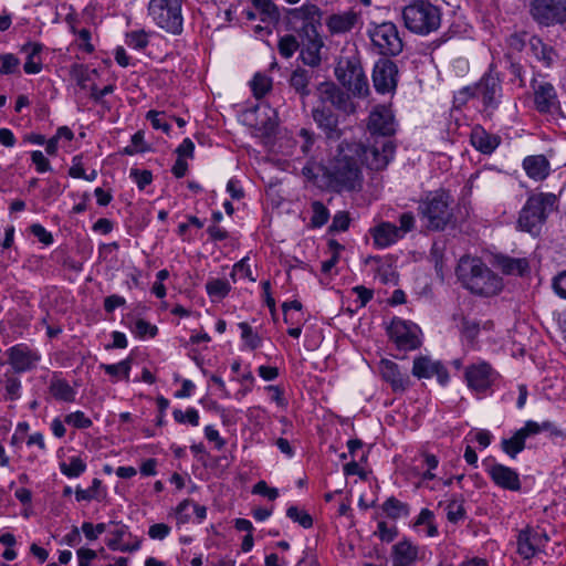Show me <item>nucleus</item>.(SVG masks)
<instances>
[{
	"instance_id": "42",
	"label": "nucleus",
	"mask_w": 566,
	"mask_h": 566,
	"mask_svg": "<svg viewBox=\"0 0 566 566\" xmlns=\"http://www.w3.org/2000/svg\"><path fill=\"white\" fill-rule=\"evenodd\" d=\"M86 463L80 457H71L69 462L60 463V471L67 478H78L86 471Z\"/></svg>"
},
{
	"instance_id": "25",
	"label": "nucleus",
	"mask_w": 566,
	"mask_h": 566,
	"mask_svg": "<svg viewBox=\"0 0 566 566\" xmlns=\"http://www.w3.org/2000/svg\"><path fill=\"white\" fill-rule=\"evenodd\" d=\"M360 23V13L353 9L332 13L325 21L326 28L332 35L348 33Z\"/></svg>"
},
{
	"instance_id": "38",
	"label": "nucleus",
	"mask_w": 566,
	"mask_h": 566,
	"mask_svg": "<svg viewBox=\"0 0 566 566\" xmlns=\"http://www.w3.org/2000/svg\"><path fill=\"white\" fill-rule=\"evenodd\" d=\"M366 263L374 264L376 277L382 284L396 282V273L388 260H384L381 256H369L366 259Z\"/></svg>"
},
{
	"instance_id": "4",
	"label": "nucleus",
	"mask_w": 566,
	"mask_h": 566,
	"mask_svg": "<svg viewBox=\"0 0 566 566\" xmlns=\"http://www.w3.org/2000/svg\"><path fill=\"white\" fill-rule=\"evenodd\" d=\"M452 203L451 195L441 189L427 193L420 200L418 211L429 230H444L453 221Z\"/></svg>"
},
{
	"instance_id": "22",
	"label": "nucleus",
	"mask_w": 566,
	"mask_h": 566,
	"mask_svg": "<svg viewBox=\"0 0 566 566\" xmlns=\"http://www.w3.org/2000/svg\"><path fill=\"white\" fill-rule=\"evenodd\" d=\"M312 117L327 139L338 140L340 138L342 130L338 127V117L329 106L318 104L312 109Z\"/></svg>"
},
{
	"instance_id": "11",
	"label": "nucleus",
	"mask_w": 566,
	"mask_h": 566,
	"mask_svg": "<svg viewBox=\"0 0 566 566\" xmlns=\"http://www.w3.org/2000/svg\"><path fill=\"white\" fill-rule=\"evenodd\" d=\"M367 34L373 46L380 55L396 56L403 49L398 29L392 22H382L379 24L370 23L367 29Z\"/></svg>"
},
{
	"instance_id": "53",
	"label": "nucleus",
	"mask_w": 566,
	"mask_h": 566,
	"mask_svg": "<svg viewBox=\"0 0 566 566\" xmlns=\"http://www.w3.org/2000/svg\"><path fill=\"white\" fill-rule=\"evenodd\" d=\"M231 277L233 281H237L238 279H249L252 282L255 281V277L252 276L249 258H243L233 265Z\"/></svg>"
},
{
	"instance_id": "1",
	"label": "nucleus",
	"mask_w": 566,
	"mask_h": 566,
	"mask_svg": "<svg viewBox=\"0 0 566 566\" xmlns=\"http://www.w3.org/2000/svg\"><path fill=\"white\" fill-rule=\"evenodd\" d=\"M360 150L361 143L342 142L326 165L308 161L302 172L315 182L322 176L324 186L335 192L359 191L363 187V174L358 160Z\"/></svg>"
},
{
	"instance_id": "64",
	"label": "nucleus",
	"mask_w": 566,
	"mask_h": 566,
	"mask_svg": "<svg viewBox=\"0 0 566 566\" xmlns=\"http://www.w3.org/2000/svg\"><path fill=\"white\" fill-rule=\"evenodd\" d=\"M30 232L43 244L50 245L53 243V235L42 224L34 223L30 227Z\"/></svg>"
},
{
	"instance_id": "10",
	"label": "nucleus",
	"mask_w": 566,
	"mask_h": 566,
	"mask_svg": "<svg viewBox=\"0 0 566 566\" xmlns=\"http://www.w3.org/2000/svg\"><path fill=\"white\" fill-rule=\"evenodd\" d=\"M182 0H150L148 13L161 29L172 34L182 32Z\"/></svg>"
},
{
	"instance_id": "52",
	"label": "nucleus",
	"mask_w": 566,
	"mask_h": 566,
	"mask_svg": "<svg viewBox=\"0 0 566 566\" xmlns=\"http://www.w3.org/2000/svg\"><path fill=\"white\" fill-rule=\"evenodd\" d=\"M64 422L74 427L75 429H87L93 424L92 420L81 410L66 415Z\"/></svg>"
},
{
	"instance_id": "43",
	"label": "nucleus",
	"mask_w": 566,
	"mask_h": 566,
	"mask_svg": "<svg viewBox=\"0 0 566 566\" xmlns=\"http://www.w3.org/2000/svg\"><path fill=\"white\" fill-rule=\"evenodd\" d=\"M382 510L388 517L394 520L407 516L409 514L408 505L394 496L387 499L384 502Z\"/></svg>"
},
{
	"instance_id": "45",
	"label": "nucleus",
	"mask_w": 566,
	"mask_h": 566,
	"mask_svg": "<svg viewBox=\"0 0 566 566\" xmlns=\"http://www.w3.org/2000/svg\"><path fill=\"white\" fill-rule=\"evenodd\" d=\"M272 78L263 73H256L251 81L254 97L262 98L272 88Z\"/></svg>"
},
{
	"instance_id": "9",
	"label": "nucleus",
	"mask_w": 566,
	"mask_h": 566,
	"mask_svg": "<svg viewBox=\"0 0 566 566\" xmlns=\"http://www.w3.org/2000/svg\"><path fill=\"white\" fill-rule=\"evenodd\" d=\"M534 109L542 115L562 114V106L554 84L541 71H533L530 82Z\"/></svg>"
},
{
	"instance_id": "31",
	"label": "nucleus",
	"mask_w": 566,
	"mask_h": 566,
	"mask_svg": "<svg viewBox=\"0 0 566 566\" xmlns=\"http://www.w3.org/2000/svg\"><path fill=\"white\" fill-rule=\"evenodd\" d=\"M470 140L472 146L484 155L492 154L501 143V138L497 135L490 134L480 125L472 128Z\"/></svg>"
},
{
	"instance_id": "2",
	"label": "nucleus",
	"mask_w": 566,
	"mask_h": 566,
	"mask_svg": "<svg viewBox=\"0 0 566 566\" xmlns=\"http://www.w3.org/2000/svg\"><path fill=\"white\" fill-rule=\"evenodd\" d=\"M458 276L468 290L478 295L492 296L502 290V279L478 258H461Z\"/></svg>"
},
{
	"instance_id": "63",
	"label": "nucleus",
	"mask_w": 566,
	"mask_h": 566,
	"mask_svg": "<svg viewBox=\"0 0 566 566\" xmlns=\"http://www.w3.org/2000/svg\"><path fill=\"white\" fill-rule=\"evenodd\" d=\"M82 532L84 533L85 537L90 541H94L106 531V525L104 523H98L96 525H93L90 522H84L81 527Z\"/></svg>"
},
{
	"instance_id": "32",
	"label": "nucleus",
	"mask_w": 566,
	"mask_h": 566,
	"mask_svg": "<svg viewBox=\"0 0 566 566\" xmlns=\"http://www.w3.org/2000/svg\"><path fill=\"white\" fill-rule=\"evenodd\" d=\"M111 535L112 536L106 541V545L112 551L135 552L140 547V541L137 538L133 543L125 542L126 536H132L126 525L116 524V527L111 532Z\"/></svg>"
},
{
	"instance_id": "6",
	"label": "nucleus",
	"mask_w": 566,
	"mask_h": 566,
	"mask_svg": "<svg viewBox=\"0 0 566 566\" xmlns=\"http://www.w3.org/2000/svg\"><path fill=\"white\" fill-rule=\"evenodd\" d=\"M554 202L555 196L552 193H538L528 197L520 212L517 228L532 235L539 234Z\"/></svg>"
},
{
	"instance_id": "5",
	"label": "nucleus",
	"mask_w": 566,
	"mask_h": 566,
	"mask_svg": "<svg viewBox=\"0 0 566 566\" xmlns=\"http://www.w3.org/2000/svg\"><path fill=\"white\" fill-rule=\"evenodd\" d=\"M406 28L412 33L428 35L441 25V10L426 0L415 1L402 10Z\"/></svg>"
},
{
	"instance_id": "59",
	"label": "nucleus",
	"mask_w": 566,
	"mask_h": 566,
	"mask_svg": "<svg viewBox=\"0 0 566 566\" xmlns=\"http://www.w3.org/2000/svg\"><path fill=\"white\" fill-rule=\"evenodd\" d=\"M297 137H298L297 142L301 144L302 153L304 155H308L311 153L314 142H315L314 133L306 128H302L298 132Z\"/></svg>"
},
{
	"instance_id": "15",
	"label": "nucleus",
	"mask_w": 566,
	"mask_h": 566,
	"mask_svg": "<svg viewBox=\"0 0 566 566\" xmlns=\"http://www.w3.org/2000/svg\"><path fill=\"white\" fill-rule=\"evenodd\" d=\"M497 376L492 366L484 360L469 365L464 371L468 387L475 392H485L494 384Z\"/></svg>"
},
{
	"instance_id": "34",
	"label": "nucleus",
	"mask_w": 566,
	"mask_h": 566,
	"mask_svg": "<svg viewBox=\"0 0 566 566\" xmlns=\"http://www.w3.org/2000/svg\"><path fill=\"white\" fill-rule=\"evenodd\" d=\"M49 392L57 401L73 402L76 398V390L56 374L50 380Z\"/></svg>"
},
{
	"instance_id": "36",
	"label": "nucleus",
	"mask_w": 566,
	"mask_h": 566,
	"mask_svg": "<svg viewBox=\"0 0 566 566\" xmlns=\"http://www.w3.org/2000/svg\"><path fill=\"white\" fill-rule=\"evenodd\" d=\"M313 71L302 67L295 69L289 80L290 86L302 97H307L311 94L310 83L313 78Z\"/></svg>"
},
{
	"instance_id": "39",
	"label": "nucleus",
	"mask_w": 566,
	"mask_h": 566,
	"mask_svg": "<svg viewBox=\"0 0 566 566\" xmlns=\"http://www.w3.org/2000/svg\"><path fill=\"white\" fill-rule=\"evenodd\" d=\"M254 9L259 12L260 21L277 23L280 21V10L272 0H251Z\"/></svg>"
},
{
	"instance_id": "62",
	"label": "nucleus",
	"mask_w": 566,
	"mask_h": 566,
	"mask_svg": "<svg viewBox=\"0 0 566 566\" xmlns=\"http://www.w3.org/2000/svg\"><path fill=\"white\" fill-rule=\"evenodd\" d=\"M130 178L137 187L143 190L153 181V175L149 170L130 169Z\"/></svg>"
},
{
	"instance_id": "18",
	"label": "nucleus",
	"mask_w": 566,
	"mask_h": 566,
	"mask_svg": "<svg viewBox=\"0 0 566 566\" xmlns=\"http://www.w3.org/2000/svg\"><path fill=\"white\" fill-rule=\"evenodd\" d=\"M398 67L389 59H380L374 65L373 83L380 94L391 93L397 87Z\"/></svg>"
},
{
	"instance_id": "30",
	"label": "nucleus",
	"mask_w": 566,
	"mask_h": 566,
	"mask_svg": "<svg viewBox=\"0 0 566 566\" xmlns=\"http://www.w3.org/2000/svg\"><path fill=\"white\" fill-rule=\"evenodd\" d=\"M369 233L374 244L379 249L388 248L401 239L398 234L397 226L388 221H382L373 227L369 229Z\"/></svg>"
},
{
	"instance_id": "33",
	"label": "nucleus",
	"mask_w": 566,
	"mask_h": 566,
	"mask_svg": "<svg viewBox=\"0 0 566 566\" xmlns=\"http://www.w3.org/2000/svg\"><path fill=\"white\" fill-rule=\"evenodd\" d=\"M21 51L27 54V60L23 65L24 72L27 74H39L43 67L41 57L43 45L38 42H28L21 48Z\"/></svg>"
},
{
	"instance_id": "56",
	"label": "nucleus",
	"mask_w": 566,
	"mask_h": 566,
	"mask_svg": "<svg viewBox=\"0 0 566 566\" xmlns=\"http://www.w3.org/2000/svg\"><path fill=\"white\" fill-rule=\"evenodd\" d=\"M447 518L451 523H458L459 521L464 520L465 510L463 504L459 501H450L446 505Z\"/></svg>"
},
{
	"instance_id": "29",
	"label": "nucleus",
	"mask_w": 566,
	"mask_h": 566,
	"mask_svg": "<svg viewBox=\"0 0 566 566\" xmlns=\"http://www.w3.org/2000/svg\"><path fill=\"white\" fill-rule=\"evenodd\" d=\"M522 167L528 178L535 181L545 180L551 172L549 160L544 155H531L523 159Z\"/></svg>"
},
{
	"instance_id": "51",
	"label": "nucleus",
	"mask_w": 566,
	"mask_h": 566,
	"mask_svg": "<svg viewBox=\"0 0 566 566\" xmlns=\"http://www.w3.org/2000/svg\"><path fill=\"white\" fill-rule=\"evenodd\" d=\"M172 416L178 423H189L193 427L199 426V412L195 408H188L185 412L180 409H175Z\"/></svg>"
},
{
	"instance_id": "47",
	"label": "nucleus",
	"mask_w": 566,
	"mask_h": 566,
	"mask_svg": "<svg viewBox=\"0 0 566 566\" xmlns=\"http://www.w3.org/2000/svg\"><path fill=\"white\" fill-rule=\"evenodd\" d=\"M238 326L241 329L242 340L250 349H256L261 346V336H259L248 323L241 322Z\"/></svg>"
},
{
	"instance_id": "50",
	"label": "nucleus",
	"mask_w": 566,
	"mask_h": 566,
	"mask_svg": "<svg viewBox=\"0 0 566 566\" xmlns=\"http://www.w3.org/2000/svg\"><path fill=\"white\" fill-rule=\"evenodd\" d=\"M300 43L294 35H284L279 41V52L282 56L289 59L300 49Z\"/></svg>"
},
{
	"instance_id": "20",
	"label": "nucleus",
	"mask_w": 566,
	"mask_h": 566,
	"mask_svg": "<svg viewBox=\"0 0 566 566\" xmlns=\"http://www.w3.org/2000/svg\"><path fill=\"white\" fill-rule=\"evenodd\" d=\"M412 375L418 379H429L433 376L440 385L444 386L449 381V373L439 360L429 356H418L413 359Z\"/></svg>"
},
{
	"instance_id": "57",
	"label": "nucleus",
	"mask_w": 566,
	"mask_h": 566,
	"mask_svg": "<svg viewBox=\"0 0 566 566\" xmlns=\"http://www.w3.org/2000/svg\"><path fill=\"white\" fill-rule=\"evenodd\" d=\"M132 332L139 338H144L146 336L155 337L158 333V328L145 319H137L132 327Z\"/></svg>"
},
{
	"instance_id": "17",
	"label": "nucleus",
	"mask_w": 566,
	"mask_h": 566,
	"mask_svg": "<svg viewBox=\"0 0 566 566\" xmlns=\"http://www.w3.org/2000/svg\"><path fill=\"white\" fill-rule=\"evenodd\" d=\"M289 14L293 21L300 23L298 34L318 32L322 25L323 11L310 1L291 9Z\"/></svg>"
},
{
	"instance_id": "61",
	"label": "nucleus",
	"mask_w": 566,
	"mask_h": 566,
	"mask_svg": "<svg viewBox=\"0 0 566 566\" xmlns=\"http://www.w3.org/2000/svg\"><path fill=\"white\" fill-rule=\"evenodd\" d=\"M415 228V216L412 212H405L399 217L398 234L402 239L408 232Z\"/></svg>"
},
{
	"instance_id": "13",
	"label": "nucleus",
	"mask_w": 566,
	"mask_h": 566,
	"mask_svg": "<svg viewBox=\"0 0 566 566\" xmlns=\"http://www.w3.org/2000/svg\"><path fill=\"white\" fill-rule=\"evenodd\" d=\"M531 14L543 25L566 21V0H532Z\"/></svg>"
},
{
	"instance_id": "27",
	"label": "nucleus",
	"mask_w": 566,
	"mask_h": 566,
	"mask_svg": "<svg viewBox=\"0 0 566 566\" xmlns=\"http://www.w3.org/2000/svg\"><path fill=\"white\" fill-rule=\"evenodd\" d=\"M319 104L333 106L344 113H352L355 109L349 95L335 84H324L322 86Z\"/></svg>"
},
{
	"instance_id": "12",
	"label": "nucleus",
	"mask_w": 566,
	"mask_h": 566,
	"mask_svg": "<svg viewBox=\"0 0 566 566\" xmlns=\"http://www.w3.org/2000/svg\"><path fill=\"white\" fill-rule=\"evenodd\" d=\"M371 139L367 146L361 144L358 160L371 170H382L392 160L396 146L390 138L371 136Z\"/></svg>"
},
{
	"instance_id": "14",
	"label": "nucleus",
	"mask_w": 566,
	"mask_h": 566,
	"mask_svg": "<svg viewBox=\"0 0 566 566\" xmlns=\"http://www.w3.org/2000/svg\"><path fill=\"white\" fill-rule=\"evenodd\" d=\"M390 339L401 350H413L421 345L420 328L410 322L394 318L388 327Z\"/></svg>"
},
{
	"instance_id": "58",
	"label": "nucleus",
	"mask_w": 566,
	"mask_h": 566,
	"mask_svg": "<svg viewBox=\"0 0 566 566\" xmlns=\"http://www.w3.org/2000/svg\"><path fill=\"white\" fill-rule=\"evenodd\" d=\"M6 398L13 401L21 396V381L17 377H7L4 381Z\"/></svg>"
},
{
	"instance_id": "26",
	"label": "nucleus",
	"mask_w": 566,
	"mask_h": 566,
	"mask_svg": "<svg viewBox=\"0 0 566 566\" xmlns=\"http://www.w3.org/2000/svg\"><path fill=\"white\" fill-rule=\"evenodd\" d=\"M528 53L544 69H552L559 57L557 51L538 35L528 38Z\"/></svg>"
},
{
	"instance_id": "49",
	"label": "nucleus",
	"mask_w": 566,
	"mask_h": 566,
	"mask_svg": "<svg viewBox=\"0 0 566 566\" xmlns=\"http://www.w3.org/2000/svg\"><path fill=\"white\" fill-rule=\"evenodd\" d=\"M20 60L13 53L0 54V74L10 75L19 73Z\"/></svg>"
},
{
	"instance_id": "48",
	"label": "nucleus",
	"mask_w": 566,
	"mask_h": 566,
	"mask_svg": "<svg viewBox=\"0 0 566 566\" xmlns=\"http://www.w3.org/2000/svg\"><path fill=\"white\" fill-rule=\"evenodd\" d=\"M286 516L294 523L300 524L304 528H310L313 525L312 516L304 510L298 509L295 505H291L286 510Z\"/></svg>"
},
{
	"instance_id": "41",
	"label": "nucleus",
	"mask_w": 566,
	"mask_h": 566,
	"mask_svg": "<svg viewBox=\"0 0 566 566\" xmlns=\"http://www.w3.org/2000/svg\"><path fill=\"white\" fill-rule=\"evenodd\" d=\"M107 375L129 380V371L132 368V358H126L117 364H101L99 366Z\"/></svg>"
},
{
	"instance_id": "54",
	"label": "nucleus",
	"mask_w": 566,
	"mask_h": 566,
	"mask_svg": "<svg viewBox=\"0 0 566 566\" xmlns=\"http://www.w3.org/2000/svg\"><path fill=\"white\" fill-rule=\"evenodd\" d=\"M480 332V325L475 321L464 318L462 322V337L467 344L474 346L475 339Z\"/></svg>"
},
{
	"instance_id": "24",
	"label": "nucleus",
	"mask_w": 566,
	"mask_h": 566,
	"mask_svg": "<svg viewBox=\"0 0 566 566\" xmlns=\"http://www.w3.org/2000/svg\"><path fill=\"white\" fill-rule=\"evenodd\" d=\"M40 359L41 356L38 350L30 348L25 344H18L9 349L10 364L18 373L33 369Z\"/></svg>"
},
{
	"instance_id": "8",
	"label": "nucleus",
	"mask_w": 566,
	"mask_h": 566,
	"mask_svg": "<svg viewBox=\"0 0 566 566\" xmlns=\"http://www.w3.org/2000/svg\"><path fill=\"white\" fill-rule=\"evenodd\" d=\"M335 75L339 83L354 96H368L370 92L369 82L358 56L342 57L335 69Z\"/></svg>"
},
{
	"instance_id": "55",
	"label": "nucleus",
	"mask_w": 566,
	"mask_h": 566,
	"mask_svg": "<svg viewBox=\"0 0 566 566\" xmlns=\"http://www.w3.org/2000/svg\"><path fill=\"white\" fill-rule=\"evenodd\" d=\"M126 44L134 50H143L148 45V35L145 31H132L126 35Z\"/></svg>"
},
{
	"instance_id": "3",
	"label": "nucleus",
	"mask_w": 566,
	"mask_h": 566,
	"mask_svg": "<svg viewBox=\"0 0 566 566\" xmlns=\"http://www.w3.org/2000/svg\"><path fill=\"white\" fill-rule=\"evenodd\" d=\"M502 78L493 64L490 65L482 78L473 86L463 87L459 91L457 99L465 103L470 97H476L483 105V112L488 116H492L499 108L502 98Z\"/></svg>"
},
{
	"instance_id": "40",
	"label": "nucleus",
	"mask_w": 566,
	"mask_h": 566,
	"mask_svg": "<svg viewBox=\"0 0 566 566\" xmlns=\"http://www.w3.org/2000/svg\"><path fill=\"white\" fill-rule=\"evenodd\" d=\"M105 495V492L102 491V481L97 478L93 479L92 485L88 489H82L77 486L75 489V499L77 502L82 501H92V500H102Z\"/></svg>"
},
{
	"instance_id": "35",
	"label": "nucleus",
	"mask_w": 566,
	"mask_h": 566,
	"mask_svg": "<svg viewBox=\"0 0 566 566\" xmlns=\"http://www.w3.org/2000/svg\"><path fill=\"white\" fill-rule=\"evenodd\" d=\"M417 548L408 542H400L392 547V566H412L417 559Z\"/></svg>"
},
{
	"instance_id": "44",
	"label": "nucleus",
	"mask_w": 566,
	"mask_h": 566,
	"mask_svg": "<svg viewBox=\"0 0 566 566\" xmlns=\"http://www.w3.org/2000/svg\"><path fill=\"white\" fill-rule=\"evenodd\" d=\"M231 290V286L227 280L223 279H211L206 284V291L208 295L213 300L224 298Z\"/></svg>"
},
{
	"instance_id": "7",
	"label": "nucleus",
	"mask_w": 566,
	"mask_h": 566,
	"mask_svg": "<svg viewBox=\"0 0 566 566\" xmlns=\"http://www.w3.org/2000/svg\"><path fill=\"white\" fill-rule=\"evenodd\" d=\"M542 432H547L549 437L555 439L557 442L566 440V434L553 422L543 421L539 423L528 420L525 422L524 427L518 429L511 438L502 439L501 449L511 459H515L517 454L525 449L526 439Z\"/></svg>"
},
{
	"instance_id": "21",
	"label": "nucleus",
	"mask_w": 566,
	"mask_h": 566,
	"mask_svg": "<svg viewBox=\"0 0 566 566\" xmlns=\"http://www.w3.org/2000/svg\"><path fill=\"white\" fill-rule=\"evenodd\" d=\"M300 59L311 67H316L322 62L321 51L324 48V41L319 32L300 33Z\"/></svg>"
},
{
	"instance_id": "37",
	"label": "nucleus",
	"mask_w": 566,
	"mask_h": 566,
	"mask_svg": "<svg viewBox=\"0 0 566 566\" xmlns=\"http://www.w3.org/2000/svg\"><path fill=\"white\" fill-rule=\"evenodd\" d=\"M500 270L507 275H524L528 269V261L525 258H510L501 255L496 258Z\"/></svg>"
},
{
	"instance_id": "23",
	"label": "nucleus",
	"mask_w": 566,
	"mask_h": 566,
	"mask_svg": "<svg viewBox=\"0 0 566 566\" xmlns=\"http://www.w3.org/2000/svg\"><path fill=\"white\" fill-rule=\"evenodd\" d=\"M379 371L381 378L390 385L394 392H403L411 384L408 373L401 370L392 360L381 359L379 363Z\"/></svg>"
},
{
	"instance_id": "28",
	"label": "nucleus",
	"mask_w": 566,
	"mask_h": 566,
	"mask_svg": "<svg viewBox=\"0 0 566 566\" xmlns=\"http://www.w3.org/2000/svg\"><path fill=\"white\" fill-rule=\"evenodd\" d=\"M547 541L545 533L532 528L522 530L517 536V552L523 558L530 559L536 555L538 546Z\"/></svg>"
},
{
	"instance_id": "60",
	"label": "nucleus",
	"mask_w": 566,
	"mask_h": 566,
	"mask_svg": "<svg viewBox=\"0 0 566 566\" xmlns=\"http://www.w3.org/2000/svg\"><path fill=\"white\" fill-rule=\"evenodd\" d=\"M191 505L192 501L188 499L184 500L177 505L175 510V515L178 524H186L190 521L191 514L189 511L191 509Z\"/></svg>"
},
{
	"instance_id": "46",
	"label": "nucleus",
	"mask_w": 566,
	"mask_h": 566,
	"mask_svg": "<svg viewBox=\"0 0 566 566\" xmlns=\"http://www.w3.org/2000/svg\"><path fill=\"white\" fill-rule=\"evenodd\" d=\"M311 208H312L311 227L312 228L323 227L329 219L328 209L321 201H313L311 205Z\"/></svg>"
},
{
	"instance_id": "19",
	"label": "nucleus",
	"mask_w": 566,
	"mask_h": 566,
	"mask_svg": "<svg viewBox=\"0 0 566 566\" xmlns=\"http://www.w3.org/2000/svg\"><path fill=\"white\" fill-rule=\"evenodd\" d=\"M396 126L395 116L389 107L379 105L370 112L367 127L371 136L389 138L396 133Z\"/></svg>"
},
{
	"instance_id": "16",
	"label": "nucleus",
	"mask_w": 566,
	"mask_h": 566,
	"mask_svg": "<svg viewBox=\"0 0 566 566\" xmlns=\"http://www.w3.org/2000/svg\"><path fill=\"white\" fill-rule=\"evenodd\" d=\"M485 471L495 485L512 492H518L522 488L520 474L512 468L493 460H484Z\"/></svg>"
}]
</instances>
